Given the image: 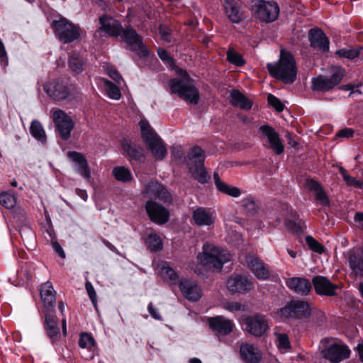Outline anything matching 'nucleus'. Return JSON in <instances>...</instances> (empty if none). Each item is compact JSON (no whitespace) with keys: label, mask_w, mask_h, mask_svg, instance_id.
<instances>
[{"label":"nucleus","mask_w":363,"mask_h":363,"mask_svg":"<svg viewBox=\"0 0 363 363\" xmlns=\"http://www.w3.org/2000/svg\"><path fill=\"white\" fill-rule=\"evenodd\" d=\"M287 228L294 233L302 232V226L301 223H296L295 221L289 220L286 223Z\"/></svg>","instance_id":"56"},{"label":"nucleus","mask_w":363,"mask_h":363,"mask_svg":"<svg viewBox=\"0 0 363 363\" xmlns=\"http://www.w3.org/2000/svg\"><path fill=\"white\" fill-rule=\"evenodd\" d=\"M179 290L184 297L191 301H197L202 296V291L196 281L183 279L179 282Z\"/></svg>","instance_id":"19"},{"label":"nucleus","mask_w":363,"mask_h":363,"mask_svg":"<svg viewBox=\"0 0 363 363\" xmlns=\"http://www.w3.org/2000/svg\"><path fill=\"white\" fill-rule=\"evenodd\" d=\"M344 181L349 186H355V187H357L359 189L363 188V182L361 181L357 180L354 177H352L350 175L347 177V178Z\"/></svg>","instance_id":"57"},{"label":"nucleus","mask_w":363,"mask_h":363,"mask_svg":"<svg viewBox=\"0 0 363 363\" xmlns=\"http://www.w3.org/2000/svg\"><path fill=\"white\" fill-rule=\"evenodd\" d=\"M268 104L273 107L277 112H281L284 110V104L275 96L269 94L267 97Z\"/></svg>","instance_id":"48"},{"label":"nucleus","mask_w":363,"mask_h":363,"mask_svg":"<svg viewBox=\"0 0 363 363\" xmlns=\"http://www.w3.org/2000/svg\"><path fill=\"white\" fill-rule=\"evenodd\" d=\"M354 131L351 128H344L340 130H339L336 135L339 138H350L353 136Z\"/></svg>","instance_id":"60"},{"label":"nucleus","mask_w":363,"mask_h":363,"mask_svg":"<svg viewBox=\"0 0 363 363\" xmlns=\"http://www.w3.org/2000/svg\"><path fill=\"white\" fill-rule=\"evenodd\" d=\"M227 60L236 67H242L245 64L243 57L233 49H229L226 52Z\"/></svg>","instance_id":"43"},{"label":"nucleus","mask_w":363,"mask_h":363,"mask_svg":"<svg viewBox=\"0 0 363 363\" xmlns=\"http://www.w3.org/2000/svg\"><path fill=\"white\" fill-rule=\"evenodd\" d=\"M230 97L232 105L240 109L248 111L252 106V101L237 89L232 90Z\"/></svg>","instance_id":"32"},{"label":"nucleus","mask_w":363,"mask_h":363,"mask_svg":"<svg viewBox=\"0 0 363 363\" xmlns=\"http://www.w3.org/2000/svg\"><path fill=\"white\" fill-rule=\"evenodd\" d=\"M108 75L113 80H114L117 84H120L121 82L123 81V78L119 72L113 69H110L108 70Z\"/></svg>","instance_id":"58"},{"label":"nucleus","mask_w":363,"mask_h":363,"mask_svg":"<svg viewBox=\"0 0 363 363\" xmlns=\"http://www.w3.org/2000/svg\"><path fill=\"white\" fill-rule=\"evenodd\" d=\"M104 88L106 95L111 99L118 100L121 96V90L118 86L108 79L104 80Z\"/></svg>","instance_id":"39"},{"label":"nucleus","mask_w":363,"mask_h":363,"mask_svg":"<svg viewBox=\"0 0 363 363\" xmlns=\"http://www.w3.org/2000/svg\"><path fill=\"white\" fill-rule=\"evenodd\" d=\"M246 262L257 279L265 280L269 277L270 273L268 267L259 257L255 255H248L246 257Z\"/></svg>","instance_id":"24"},{"label":"nucleus","mask_w":363,"mask_h":363,"mask_svg":"<svg viewBox=\"0 0 363 363\" xmlns=\"http://www.w3.org/2000/svg\"><path fill=\"white\" fill-rule=\"evenodd\" d=\"M19 233L21 238L27 242L33 241L34 239V233L28 225H23L19 229Z\"/></svg>","instance_id":"49"},{"label":"nucleus","mask_w":363,"mask_h":363,"mask_svg":"<svg viewBox=\"0 0 363 363\" xmlns=\"http://www.w3.org/2000/svg\"><path fill=\"white\" fill-rule=\"evenodd\" d=\"M306 242L311 250L313 251L322 253L324 251V247L318 242L315 239H314L312 236L308 235L306 238Z\"/></svg>","instance_id":"46"},{"label":"nucleus","mask_w":363,"mask_h":363,"mask_svg":"<svg viewBox=\"0 0 363 363\" xmlns=\"http://www.w3.org/2000/svg\"><path fill=\"white\" fill-rule=\"evenodd\" d=\"M40 296L45 308H53L56 302L55 291L52 284L47 281L42 284L40 288Z\"/></svg>","instance_id":"29"},{"label":"nucleus","mask_w":363,"mask_h":363,"mask_svg":"<svg viewBox=\"0 0 363 363\" xmlns=\"http://www.w3.org/2000/svg\"><path fill=\"white\" fill-rule=\"evenodd\" d=\"M315 199L323 206H329L330 201L327 194L322 187L315 192Z\"/></svg>","instance_id":"51"},{"label":"nucleus","mask_w":363,"mask_h":363,"mask_svg":"<svg viewBox=\"0 0 363 363\" xmlns=\"http://www.w3.org/2000/svg\"><path fill=\"white\" fill-rule=\"evenodd\" d=\"M251 11L256 21L267 24L278 18L280 9L274 1L252 0Z\"/></svg>","instance_id":"4"},{"label":"nucleus","mask_w":363,"mask_h":363,"mask_svg":"<svg viewBox=\"0 0 363 363\" xmlns=\"http://www.w3.org/2000/svg\"><path fill=\"white\" fill-rule=\"evenodd\" d=\"M242 207L247 214L254 215L257 212V206L255 201L247 198L242 201Z\"/></svg>","instance_id":"45"},{"label":"nucleus","mask_w":363,"mask_h":363,"mask_svg":"<svg viewBox=\"0 0 363 363\" xmlns=\"http://www.w3.org/2000/svg\"><path fill=\"white\" fill-rule=\"evenodd\" d=\"M240 355L245 363H259L262 359L260 350L250 343H242L240 345Z\"/></svg>","instance_id":"25"},{"label":"nucleus","mask_w":363,"mask_h":363,"mask_svg":"<svg viewBox=\"0 0 363 363\" xmlns=\"http://www.w3.org/2000/svg\"><path fill=\"white\" fill-rule=\"evenodd\" d=\"M322 353L326 359L338 363L350 357V350L344 345L335 343L325 347Z\"/></svg>","instance_id":"17"},{"label":"nucleus","mask_w":363,"mask_h":363,"mask_svg":"<svg viewBox=\"0 0 363 363\" xmlns=\"http://www.w3.org/2000/svg\"><path fill=\"white\" fill-rule=\"evenodd\" d=\"M148 311H149L150 314L155 319H157V320H161L162 319V317L160 315V313H158L157 309L154 307L152 303H149V305H148Z\"/></svg>","instance_id":"62"},{"label":"nucleus","mask_w":363,"mask_h":363,"mask_svg":"<svg viewBox=\"0 0 363 363\" xmlns=\"http://www.w3.org/2000/svg\"><path fill=\"white\" fill-rule=\"evenodd\" d=\"M100 27L99 30L105 33L108 36L117 38L121 35L123 26L121 23L113 17L104 14L99 18Z\"/></svg>","instance_id":"16"},{"label":"nucleus","mask_w":363,"mask_h":363,"mask_svg":"<svg viewBox=\"0 0 363 363\" xmlns=\"http://www.w3.org/2000/svg\"><path fill=\"white\" fill-rule=\"evenodd\" d=\"M113 174L115 178L124 183L130 182L133 179V176L130 170L124 167H116L113 169Z\"/></svg>","instance_id":"40"},{"label":"nucleus","mask_w":363,"mask_h":363,"mask_svg":"<svg viewBox=\"0 0 363 363\" xmlns=\"http://www.w3.org/2000/svg\"><path fill=\"white\" fill-rule=\"evenodd\" d=\"M54 122L56 130L63 140H67L74 127V122L69 115H55Z\"/></svg>","instance_id":"20"},{"label":"nucleus","mask_w":363,"mask_h":363,"mask_svg":"<svg viewBox=\"0 0 363 363\" xmlns=\"http://www.w3.org/2000/svg\"><path fill=\"white\" fill-rule=\"evenodd\" d=\"M278 340V347L283 349H289L290 347V342L288 335L284 333L277 334Z\"/></svg>","instance_id":"52"},{"label":"nucleus","mask_w":363,"mask_h":363,"mask_svg":"<svg viewBox=\"0 0 363 363\" xmlns=\"http://www.w3.org/2000/svg\"><path fill=\"white\" fill-rule=\"evenodd\" d=\"M213 180L216 187L219 191L235 198L240 196V189L238 187L228 185L225 182H223L217 172H214L213 174Z\"/></svg>","instance_id":"33"},{"label":"nucleus","mask_w":363,"mask_h":363,"mask_svg":"<svg viewBox=\"0 0 363 363\" xmlns=\"http://www.w3.org/2000/svg\"><path fill=\"white\" fill-rule=\"evenodd\" d=\"M122 40L130 47L133 51L136 52L139 55L142 57L148 56V50L143 43L141 36L137 33V31L131 28H123V31L120 35Z\"/></svg>","instance_id":"10"},{"label":"nucleus","mask_w":363,"mask_h":363,"mask_svg":"<svg viewBox=\"0 0 363 363\" xmlns=\"http://www.w3.org/2000/svg\"><path fill=\"white\" fill-rule=\"evenodd\" d=\"M205 153L199 146L192 147L188 153L186 164L192 177L201 184L206 183L209 176L204 167Z\"/></svg>","instance_id":"6"},{"label":"nucleus","mask_w":363,"mask_h":363,"mask_svg":"<svg viewBox=\"0 0 363 363\" xmlns=\"http://www.w3.org/2000/svg\"><path fill=\"white\" fill-rule=\"evenodd\" d=\"M51 27L58 40L64 43H71L81 38L82 29L67 18L60 16L58 20L52 22Z\"/></svg>","instance_id":"5"},{"label":"nucleus","mask_w":363,"mask_h":363,"mask_svg":"<svg viewBox=\"0 0 363 363\" xmlns=\"http://www.w3.org/2000/svg\"><path fill=\"white\" fill-rule=\"evenodd\" d=\"M0 62L4 65L8 64L7 53L2 40L0 39Z\"/></svg>","instance_id":"59"},{"label":"nucleus","mask_w":363,"mask_h":363,"mask_svg":"<svg viewBox=\"0 0 363 363\" xmlns=\"http://www.w3.org/2000/svg\"><path fill=\"white\" fill-rule=\"evenodd\" d=\"M121 145L123 150L130 159L136 161H141L143 159L144 155L143 149L136 147L135 145L132 144L130 140L123 139L121 141Z\"/></svg>","instance_id":"34"},{"label":"nucleus","mask_w":363,"mask_h":363,"mask_svg":"<svg viewBox=\"0 0 363 363\" xmlns=\"http://www.w3.org/2000/svg\"><path fill=\"white\" fill-rule=\"evenodd\" d=\"M171 153L175 159H180L183 157L184 152L180 146H173L171 147Z\"/></svg>","instance_id":"61"},{"label":"nucleus","mask_w":363,"mask_h":363,"mask_svg":"<svg viewBox=\"0 0 363 363\" xmlns=\"http://www.w3.org/2000/svg\"><path fill=\"white\" fill-rule=\"evenodd\" d=\"M45 324L48 335L53 340H56L60 333L56 316L47 313L45 315Z\"/></svg>","instance_id":"35"},{"label":"nucleus","mask_w":363,"mask_h":363,"mask_svg":"<svg viewBox=\"0 0 363 363\" xmlns=\"http://www.w3.org/2000/svg\"><path fill=\"white\" fill-rule=\"evenodd\" d=\"M311 307L307 301H291L284 307L280 308L278 315L282 320L304 319L311 315Z\"/></svg>","instance_id":"9"},{"label":"nucleus","mask_w":363,"mask_h":363,"mask_svg":"<svg viewBox=\"0 0 363 363\" xmlns=\"http://www.w3.org/2000/svg\"><path fill=\"white\" fill-rule=\"evenodd\" d=\"M345 74V69L342 67L333 68L330 77L318 75L311 79V89L315 91L325 92L339 84Z\"/></svg>","instance_id":"8"},{"label":"nucleus","mask_w":363,"mask_h":363,"mask_svg":"<svg viewBox=\"0 0 363 363\" xmlns=\"http://www.w3.org/2000/svg\"><path fill=\"white\" fill-rule=\"evenodd\" d=\"M144 196L158 199L164 203H171L172 196L166 187L157 182H150L144 188L143 191Z\"/></svg>","instance_id":"13"},{"label":"nucleus","mask_w":363,"mask_h":363,"mask_svg":"<svg viewBox=\"0 0 363 363\" xmlns=\"http://www.w3.org/2000/svg\"><path fill=\"white\" fill-rule=\"evenodd\" d=\"M210 328L216 335H227L230 334L233 329V322L223 316H216L208 318Z\"/></svg>","instance_id":"22"},{"label":"nucleus","mask_w":363,"mask_h":363,"mask_svg":"<svg viewBox=\"0 0 363 363\" xmlns=\"http://www.w3.org/2000/svg\"><path fill=\"white\" fill-rule=\"evenodd\" d=\"M261 138L264 140L275 154L279 155L284 151V145L279 133L270 125H263L259 128Z\"/></svg>","instance_id":"11"},{"label":"nucleus","mask_w":363,"mask_h":363,"mask_svg":"<svg viewBox=\"0 0 363 363\" xmlns=\"http://www.w3.org/2000/svg\"><path fill=\"white\" fill-rule=\"evenodd\" d=\"M52 247L61 258H65V253L57 242H52Z\"/></svg>","instance_id":"63"},{"label":"nucleus","mask_w":363,"mask_h":363,"mask_svg":"<svg viewBox=\"0 0 363 363\" xmlns=\"http://www.w3.org/2000/svg\"><path fill=\"white\" fill-rule=\"evenodd\" d=\"M195 223L199 226L211 225L215 222V217L213 213L207 208L199 207L196 208L192 215Z\"/></svg>","instance_id":"28"},{"label":"nucleus","mask_w":363,"mask_h":363,"mask_svg":"<svg viewBox=\"0 0 363 363\" xmlns=\"http://www.w3.org/2000/svg\"><path fill=\"white\" fill-rule=\"evenodd\" d=\"M245 323L246 330L255 337L262 336L269 328L265 316L258 313L246 317Z\"/></svg>","instance_id":"12"},{"label":"nucleus","mask_w":363,"mask_h":363,"mask_svg":"<svg viewBox=\"0 0 363 363\" xmlns=\"http://www.w3.org/2000/svg\"><path fill=\"white\" fill-rule=\"evenodd\" d=\"M68 158L77 165L79 174L85 179H89L91 172L85 156L76 151H69L67 154Z\"/></svg>","instance_id":"27"},{"label":"nucleus","mask_w":363,"mask_h":363,"mask_svg":"<svg viewBox=\"0 0 363 363\" xmlns=\"http://www.w3.org/2000/svg\"><path fill=\"white\" fill-rule=\"evenodd\" d=\"M270 75L286 84L294 83L297 78L298 68L294 55L284 49L280 51L277 62L267 63Z\"/></svg>","instance_id":"1"},{"label":"nucleus","mask_w":363,"mask_h":363,"mask_svg":"<svg viewBox=\"0 0 363 363\" xmlns=\"http://www.w3.org/2000/svg\"><path fill=\"white\" fill-rule=\"evenodd\" d=\"M315 292L319 295L333 296L335 295L337 286L323 276H315L312 279Z\"/></svg>","instance_id":"23"},{"label":"nucleus","mask_w":363,"mask_h":363,"mask_svg":"<svg viewBox=\"0 0 363 363\" xmlns=\"http://www.w3.org/2000/svg\"><path fill=\"white\" fill-rule=\"evenodd\" d=\"M306 187L311 191L314 192L317 191L321 186L320 183L313 179H307L305 182Z\"/></svg>","instance_id":"54"},{"label":"nucleus","mask_w":363,"mask_h":363,"mask_svg":"<svg viewBox=\"0 0 363 363\" xmlns=\"http://www.w3.org/2000/svg\"><path fill=\"white\" fill-rule=\"evenodd\" d=\"M145 243L150 251L156 252L162 249L161 238L156 233H150L145 240Z\"/></svg>","instance_id":"41"},{"label":"nucleus","mask_w":363,"mask_h":363,"mask_svg":"<svg viewBox=\"0 0 363 363\" xmlns=\"http://www.w3.org/2000/svg\"><path fill=\"white\" fill-rule=\"evenodd\" d=\"M68 66L74 73H82L84 69L83 58L79 53L72 52L69 57Z\"/></svg>","instance_id":"36"},{"label":"nucleus","mask_w":363,"mask_h":363,"mask_svg":"<svg viewBox=\"0 0 363 363\" xmlns=\"http://www.w3.org/2000/svg\"><path fill=\"white\" fill-rule=\"evenodd\" d=\"M30 132L33 138L41 143H45L46 134L41 123L38 121H33L30 127Z\"/></svg>","instance_id":"38"},{"label":"nucleus","mask_w":363,"mask_h":363,"mask_svg":"<svg viewBox=\"0 0 363 363\" xmlns=\"http://www.w3.org/2000/svg\"><path fill=\"white\" fill-rule=\"evenodd\" d=\"M225 10L231 22L238 23L244 18L243 13L235 0H225Z\"/></svg>","instance_id":"30"},{"label":"nucleus","mask_w":363,"mask_h":363,"mask_svg":"<svg viewBox=\"0 0 363 363\" xmlns=\"http://www.w3.org/2000/svg\"><path fill=\"white\" fill-rule=\"evenodd\" d=\"M43 89L55 101L65 99L69 94L67 84L62 80H52L45 83Z\"/></svg>","instance_id":"15"},{"label":"nucleus","mask_w":363,"mask_h":363,"mask_svg":"<svg viewBox=\"0 0 363 363\" xmlns=\"http://www.w3.org/2000/svg\"><path fill=\"white\" fill-rule=\"evenodd\" d=\"M226 284L228 289L232 294H245L253 287V284L247 277L240 274L230 277Z\"/></svg>","instance_id":"18"},{"label":"nucleus","mask_w":363,"mask_h":363,"mask_svg":"<svg viewBox=\"0 0 363 363\" xmlns=\"http://www.w3.org/2000/svg\"><path fill=\"white\" fill-rule=\"evenodd\" d=\"M145 210L150 219L157 224H164L169 219V211L152 200L146 202Z\"/></svg>","instance_id":"14"},{"label":"nucleus","mask_w":363,"mask_h":363,"mask_svg":"<svg viewBox=\"0 0 363 363\" xmlns=\"http://www.w3.org/2000/svg\"><path fill=\"white\" fill-rule=\"evenodd\" d=\"M308 38L311 48L323 52L328 51L330 41L325 33L321 29H310Z\"/></svg>","instance_id":"21"},{"label":"nucleus","mask_w":363,"mask_h":363,"mask_svg":"<svg viewBox=\"0 0 363 363\" xmlns=\"http://www.w3.org/2000/svg\"><path fill=\"white\" fill-rule=\"evenodd\" d=\"M350 269L355 277L363 275V261L356 250L350 251L347 258Z\"/></svg>","instance_id":"31"},{"label":"nucleus","mask_w":363,"mask_h":363,"mask_svg":"<svg viewBox=\"0 0 363 363\" xmlns=\"http://www.w3.org/2000/svg\"><path fill=\"white\" fill-rule=\"evenodd\" d=\"M286 286L295 293L306 296L311 289V283L303 277H291L286 280Z\"/></svg>","instance_id":"26"},{"label":"nucleus","mask_w":363,"mask_h":363,"mask_svg":"<svg viewBox=\"0 0 363 363\" xmlns=\"http://www.w3.org/2000/svg\"><path fill=\"white\" fill-rule=\"evenodd\" d=\"M0 203L6 208L11 209L16 203V199L14 195L3 192L0 194Z\"/></svg>","instance_id":"44"},{"label":"nucleus","mask_w":363,"mask_h":363,"mask_svg":"<svg viewBox=\"0 0 363 363\" xmlns=\"http://www.w3.org/2000/svg\"><path fill=\"white\" fill-rule=\"evenodd\" d=\"M139 125L142 138L145 141L152 155L158 160H163L166 157L167 151L162 139L151 128L148 121L141 120Z\"/></svg>","instance_id":"7"},{"label":"nucleus","mask_w":363,"mask_h":363,"mask_svg":"<svg viewBox=\"0 0 363 363\" xmlns=\"http://www.w3.org/2000/svg\"><path fill=\"white\" fill-rule=\"evenodd\" d=\"M85 288H86V290L87 291V294L91 301V302L96 305V293L94 289V286L93 285L87 281L85 284Z\"/></svg>","instance_id":"53"},{"label":"nucleus","mask_w":363,"mask_h":363,"mask_svg":"<svg viewBox=\"0 0 363 363\" xmlns=\"http://www.w3.org/2000/svg\"><path fill=\"white\" fill-rule=\"evenodd\" d=\"M363 47L357 45L355 47H346L336 50L335 55H338L340 58L344 57L348 60H354L357 58L360 55V51Z\"/></svg>","instance_id":"37"},{"label":"nucleus","mask_w":363,"mask_h":363,"mask_svg":"<svg viewBox=\"0 0 363 363\" xmlns=\"http://www.w3.org/2000/svg\"><path fill=\"white\" fill-rule=\"evenodd\" d=\"M223 308L231 312L242 311L245 310V306L238 301L225 303Z\"/></svg>","instance_id":"50"},{"label":"nucleus","mask_w":363,"mask_h":363,"mask_svg":"<svg viewBox=\"0 0 363 363\" xmlns=\"http://www.w3.org/2000/svg\"><path fill=\"white\" fill-rule=\"evenodd\" d=\"M157 54L160 57V58L164 62H166V63H173V58L171 57L167 51L164 49H162V48H159L157 49Z\"/></svg>","instance_id":"55"},{"label":"nucleus","mask_w":363,"mask_h":363,"mask_svg":"<svg viewBox=\"0 0 363 363\" xmlns=\"http://www.w3.org/2000/svg\"><path fill=\"white\" fill-rule=\"evenodd\" d=\"M170 93L192 104H198L199 91L194 85L189 74L184 72L182 77H175L169 80Z\"/></svg>","instance_id":"3"},{"label":"nucleus","mask_w":363,"mask_h":363,"mask_svg":"<svg viewBox=\"0 0 363 363\" xmlns=\"http://www.w3.org/2000/svg\"><path fill=\"white\" fill-rule=\"evenodd\" d=\"M199 262L206 269L220 270L231 259V255L213 243L206 242L203 251L197 257Z\"/></svg>","instance_id":"2"},{"label":"nucleus","mask_w":363,"mask_h":363,"mask_svg":"<svg viewBox=\"0 0 363 363\" xmlns=\"http://www.w3.org/2000/svg\"><path fill=\"white\" fill-rule=\"evenodd\" d=\"M161 276L167 280L176 281L178 279V275L175 271L169 267H163L160 270Z\"/></svg>","instance_id":"47"},{"label":"nucleus","mask_w":363,"mask_h":363,"mask_svg":"<svg viewBox=\"0 0 363 363\" xmlns=\"http://www.w3.org/2000/svg\"><path fill=\"white\" fill-rule=\"evenodd\" d=\"M354 220L357 226L363 230V213L357 212L354 216Z\"/></svg>","instance_id":"64"},{"label":"nucleus","mask_w":363,"mask_h":363,"mask_svg":"<svg viewBox=\"0 0 363 363\" xmlns=\"http://www.w3.org/2000/svg\"><path fill=\"white\" fill-rule=\"evenodd\" d=\"M79 346L82 349H87L93 351L96 348V342L91 334L83 333L79 339Z\"/></svg>","instance_id":"42"}]
</instances>
